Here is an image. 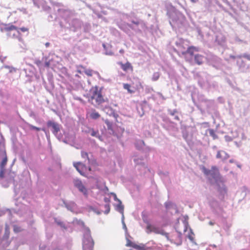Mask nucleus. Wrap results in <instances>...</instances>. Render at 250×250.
Masks as SVG:
<instances>
[{"label": "nucleus", "mask_w": 250, "mask_h": 250, "mask_svg": "<svg viewBox=\"0 0 250 250\" xmlns=\"http://www.w3.org/2000/svg\"><path fill=\"white\" fill-rule=\"evenodd\" d=\"M166 9L169 23L172 29L175 30L178 29L181 32L186 31L188 24L185 16L171 3L166 5Z\"/></svg>", "instance_id": "1"}, {"label": "nucleus", "mask_w": 250, "mask_h": 250, "mask_svg": "<svg viewBox=\"0 0 250 250\" xmlns=\"http://www.w3.org/2000/svg\"><path fill=\"white\" fill-rule=\"evenodd\" d=\"M46 127L60 141L66 144H70L72 136L67 131H65L62 125L54 120H48L46 122Z\"/></svg>", "instance_id": "2"}, {"label": "nucleus", "mask_w": 250, "mask_h": 250, "mask_svg": "<svg viewBox=\"0 0 250 250\" xmlns=\"http://www.w3.org/2000/svg\"><path fill=\"white\" fill-rule=\"evenodd\" d=\"M57 12L58 16L63 18L65 21L64 24L62 21L60 22V26L62 27H64L74 32L78 31L81 29L83 22L78 19H69L70 12L68 10L58 8Z\"/></svg>", "instance_id": "3"}, {"label": "nucleus", "mask_w": 250, "mask_h": 250, "mask_svg": "<svg viewBox=\"0 0 250 250\" xmlns=\"http://www.w3.org/2000/svg\"><path fill=\"white\" fill-rule=\"evenodd\" d=\"M194 77L198 81L199 86L208 91L216 90L219 88L218 82L213 80V77L205 72H197Z\"/></svg>", "instance_id": "4"}, {"label": "nucleus", "mask_w": 250, "mask_h": 250, "mask_svg": "<svg viewBox=\"0 0 250 250\" xmlns=\"http://www.w3.org/2000/svg\"><path fill=\"white\" fill-rule=\"evenodd\" d=\"M189 42L187 40L182 38H177L175 41V44L177 48H173V51L177 53L179 55L181 54L183 55L189 54L193 56L194 52H198L199 48L198 47L189 46Z\"/></svg>", "instance_id": "5"}, {"label": "nucleus", "mask_w": 250, "mask_h": 250, "mask_svg": "<svg viewBox=\"0 0 250 250\" xmlns=\"http://www.w3.org/2000/svg\"><path fill=\"white\" fill-rule=\"evenodd\" d=\"M104 101H102L99 104H94V106L98 109H99L104 112L106 115L110 117H113L117 119L119 115L117 111L113 108L112 106H118L117 104L109 103V99L103 95Z\"/></svg>", "instance_id": "6"}, {"label": "nucleus", "mask_w": 250, "mask_h": 250, "mask_svg": "<svg viewBox=\"0 0 250 250\" xmlns=\"http://www.w3.org/2000/svg\"><path fill=\"white\" fill-rule=\"evenodd\" d=\"M103 87H99L97 85L92 86L89 93L85 94L83 96L87 99L89 103L94 104H100L104 101L102 90Z\"/></svg>", "instance_id": "7"}, {"label": "nucleus", "mask_w": 250, "mask_h": 250, "mask_svg": "<svg viewBox=\"0 0 250 250\" xmlns=\"http://www.w3.org/2000/svg\"><path fill=\"white\" fill-rule=\"evenodd\" d=\"M128 22L127 25L136 32H140L145 27L143 20L136 16L134 14H130L126 16Z\"/></svg>", "instance_id": "8"}, {"label": "nucleus", "mask_w": 250, "mask_h": 250, "mask_svg": "<svg viewBox=\"0 0 250 250\" xmlns=\"http://www.w3.org/2000/svg\"><path fill=\"white\" fill-rule=\"evenodd\" d=\"M163 122L161 125L163 128L167 130L170 135H174L178 131L177 124L171 121L168 117H163Z\"/></svg>", "instance_id": "9"}, {"label": "nucleus", "mask_w": 250, "mask_h": 250, "mask_svg": "<svg viewBox=\"0 0 250 250\" xmlns=\"http://www.w3.org/2000/svg\"><path fill=\"white\" fill-rule=\"evenodd\" d=\"M208 204L212 212L214 214L218 217H221L222 219L227 218V217L224 216V211L217 200L213 198L209 199Z\"/></svg>", "instance_id": "10"}, {"label": "nucleus", "mask_w": 250, "mask_h": 250, "mask_svg": "<svg viewBox=\"0 0 250 250\" xmlns=\"http://www.w3.org/2000/svg\"><path fill=\"white\" fill-rule=\"evenodd\" d=\"M208 62L209 65L217 70H221L223 67L222 60L217 56L210 54L208 57Z\"/></svg>", "instance_id": "11"}, {"label": "nucleus", "mask_w": 250, "mask_h": 250, "mask_svg": "<svg viewBox=\"0 0 250 250\" xmlns=\"http://www.w3.org/2000/svg\"><path fill=\"white\" fill-rule=\"evenodd\" d=\"M207 112L212 116L217 117L219 115L218 106L214 100L210 99L205 104Z\"/></svg>", "instance_id": "12"}, {"label": "nucleus", "mask_w": 250, "mask_h": 250, "mask_svg": "<svg viewBox=\"0 0 250 250\" xmlns=\"http://www.w3.org/2000/svg\"><path fill=\"white\" fill-rule=\"evenodd\" d=\"M165 211L167 214L172 215L179 213L177 205L170 200H167L164 203Z\"/></svg>", "instance_id": "13"}, {"label": "nucleus", "mask_w": 250, "mask_h": 250, "mask_svg": "<svg viewBox=\"0 0 250 250\" xmlns=\"http://www.w3.org/2000/svg\"><path fill=\"white\" fill-rule=\"evenodd\" d=\"M134 146L136 149L146 154V156L152 150V148L146 146L145 142L140 139L136 140L134 143Z\"/></svg>", "instance_id": "14"}, {"label": "nucleus", "mask_w": 250, "mask_h": 250, "mask_svg": "<svg viewBox=\"0 0 250 250\" xmlns=\"http://www.w3.org/2000/svg\"><path fill=\"white\" fill-rule=\"evenodd\" d=\"M47 83L42 78V84L48 92L52 93L55 87L53 75L51 73H48L47 74Z\"/></svg>", "instance_id": "15"}, {"label": "nucleus", "mask_w": 250, "mask_h": 250, "mask_svg": "<svg viewBox=\"0 0 250 250\" xmlns=\"http://www.w3.org/2000/svg\"><path fill=\"white\" fill-rule=\"evenodd\" d=\"M215 185L218 193L219 198L220 200H223L227 194V188L222 180L215 183Z\"/></svg>", "instance_id": "16"}, {"label": "nucleus", "mask_w": 250, "mask_h": 250, "mask_svg": "<svg viewBox=\"0 0 250 250\" xmlns=\"http://www.w3.org/2000/svg\"><path fill=\"white\" fill-rule=\"evenodd\" d=\"M148 155L143 156L139 154L137 152L134 153L133 156V160L136 166H140L142 167L146 168V158Z\"/></svg>", "instance_id": "17"}, {"label": "nucleus", "mask_w": 250, "mask_h": 250, "mask_svg": "<svg viewBox=\"0 0 250 250\" xmlns=\"http://www.w3.org/2000/svg\"><path fill=\"white\" fill-rule=\"evenodd\" d=\"M35 68L32 66L24 68L21 73H24L26 78V82H31L35 76Z\"/></svg>", "instance_id": "18"}, {"label": "nucleus", "mask_w": 250, "mask_h": 250, "mask_svg": "<svg viewBox=\"0 0 250 250\" xmlns=\"http://www.w3.org/2000/svg\"><path fill=\"white\" fill-rule=\"evenodd\" d=\"M62 202L64 206L68 210L70 211L73 213H77L78 210V206L74 202L63 200Z\"/></svg>", "instance_id": "19"}, {"label": "nucleus", "mask_w": 250, "mask_h": 250, "mask_svg": "<svg viewBox=\"0 0 250 250\" xmlns=\"http://www.w3.org/2000/svg\"><path fill=\"white\" fill-rule=\"evenodd\" d=\"M17 29V27L15 25L10 24H4L3 26L0 27V31L1 32H7V36L8 37H11L14 30Z\"/></svg>", "instance_id": "20"}, {"label": "nucleus", "mask_w": 250, "mask_h": 250, "mask_svg": "<svg viewBox=\"0 0 250 250\" xmlns=\"http://www.w3.org/2000/svg\"><path fill=\"white\" fill-rule=\"evenodd\" d=\"M19 210H17L14 208L12 209H8V208H0V217L3 216L5 215H6L7 217L9 219H10L12 217H14L13 215V213L19 214Z\"/></svg>", "instance_id": "21"}, {"label": "nucleus", "mask_w": 250, "mask_h": 250, "mask_svg": "<svg viewBox=\"0 0 250 250\" xmlns=\"http://www.w3.org/2000/svg\"><path fill=\"white\" fill-rule=\"evenodd\" d=\"M74 185L75 187L77 188L79 191L82 192L84 196L88 195L87 188L83 185L81 180L79 179L74 180Z\"/></svg>", "instance_id": "22"}, {"label": "nucleus", "mask_w": 250, "mask_h": 250, "mask_svg": "<svg viewBox=\"0 0 250 250\" xmlns=\"http://www.w3.org/2000/svg\"><path fill=\"white\" fill-rule=\"evenodd\" d=\"M0 158H2V161L0 164V168H5V166L8 161V158L5 150V146L0 149Z\"/></svg>", "instance_id": "23"}, {"label": "nucleus", "mask_w": 250, "mask_h": 250, "mask_svg": "<svg viewBox=\"0 0 250 250\" xmlns=\"http://www.w3.org/2000/svg\"><path fill=\"white\" fill-rule=\"evenodd\" d=\"M188 225L187 220H182L181 222L178 220L175 228L178 231H183L185 232L188 229Z\"/></svg>", "instance_id": "24"}, {"label": "nucleus", "mask_w": 250, "mask_h": 250, "mask_svg": "<svg viewBox=\"0 0 250 250\" xmlns=\"http://www.w3.org/2000/svg\"><path fill=\"white\" fill-rule=\"evenodd\" d=\"M215 43L223 49H225L227 47L226 38L222 35L216 36Z\"/></svg>", "instance_id": "25"}, {"label": "nucleus", "mask_w": 250, "mask_h": 250, "mask_svg": "<svg viewBox=\"0 0 250 250\" xmlns=\"http://www.w3.org/2000/svg\"><path fill=\"white\" fill-rule=\"evenodd\" d=\"M210 175L214 180L215 183L222 180L220 173L215 166L212 167L211 172L210 173Z\"/></svg>", "instance_id": "26"}, {"label": "nucleus", "mask_w": 250, "mask_h": 250, "mask_svg": "<svg viewBox=\"0 0 250 250\" xmlns=\"http://www.w3.org/2000/svg\"><path fill=\"white\" fill-rule=\"evenodd\" d=\"M167 111L168 114L173 117V120L180 121L181 123H182L180 118V116H181V112H180L178 109H168Z\"/></svg>", "instance_id": "27"}, {"label": "nucleus", "mask_w": 250, "mask_h": 250, "mask_svg": "<svg viewBox=\"0 0 250 250\" xmlns=\"http://www.w3.org/2000/svg\"><path fill=\"white\" fill-rule=\"evenodd\" d=\"M54 54H49L48 55L43 57V61H44V67H49L53 64L54 60Z\"/></svg>", "instance_id": "28"}, {"label": "nucleus", "mask_w": 250, "mask_h": 250, "mask_svg": "<svg viewBox=\"0 0 250 250\" xmlns=\"http://www.w3.org/2000/svg\"><path fill=\"white\" fill-rule=\"evenodd\" d=\"M73 166L81 175L85 176V173L84 172L85 166L81 162H74Z\"/></svg>", "instance_id": "29"}, {"label": "nucleus", "mask_w": 250, "mask_h": 250, "mask_svg": "<svg viewBox=\"0 0 250 250\" xmlns=\"http://www.w3.org/2000/svg\"><path fill=\"white\" fill-rule=\"evenodd\" d=\"M94 242L91 239L84 240L83 243V250H93Z\"/></svg>", "instance_id": "30"}, {"label": "nucleus", "mask_w": 250, "mask_h": 250, "mask_svg": "<svg viewBox=\"0 0 250 250\" xmlns=\"http://www.w3.org/2000/svg\"><path fill=\"white\" fill-rule=\"evenodd\" d=\"M236 65L238 67L239 71L240 72H246L247 68L246 67V64L245 62L241 59H239L236 61Z\"/></svg>", "instance_id": "31"}, {"label": "nucleus", "mask_w": 250, "mask_h": 250, "mask_svg": "<svg viewBox=\"0 0 250 250\" xmlns=\"http://www.w3.org/2000/svg\"><path fill=\"white\" fill-rule=\"evenodd\" d=\"M0 100L3 103H5L9 98V94L5 90L0 89Z\"/></svg>", "instance_id": "32"}, {"label": "nucleus", "mask_w": 250, "mask_h": 250, "mask_svg": "<svg viewBox=\"0 0 250 250\" xmlns=\"http://www.w3.org/2000/svg\"><path fill=\"white\" fill-rule=\"evenodd\" d=\"M119 64H120L121 68L125 71H127L129 70H133V66L128 62H127L125 63H123L122 62H119Z\"/></svg>", "instance_id": "33"}, {"label": "nucleus", "mask_w": 250, "mask_h": 250, "mask_svg": "<svg viewBox=\"0 0 250 250\" xmlns=\"http://www.w3.org/2000/svg\"><path fill=\"white\" fill-rule=\"evenodd\" d=\"M101 117L100 114L95 109L92 108L89 112V117L92 120H97Z\"/></svg>", "instance_id": "34"}, {"label": "nucleus", "mask_w": 250, "mask_h": 250, "mask_svg": "<svg viewBox=\"0 0 250 250\" xmlns=\"http://www.w3.org/2000/svg\"><path fill=\"white\" fill-rule=\"evenodd\" d=\"M124 206L123 205H122V201H119L118 203L115 206V209L119 213L122 214V219H124Z\"/></svg>", "instance_id": "35"}, {"label": "nucleus", "mask_w": 250, "mask_h": 250, "mask_svg": "<svg viewBox=\"0 0 250 250\" xmlns=\"http://www.w3.org/2000/svg\"><path fill=\"white\" fill-rule=\"evenodd\" d=\"M203 60H204L203 56L198 54H195L194 55V62L196 64H197L198 65H200V64H202V63L203 62Z\"/></svg>", "instance_id": "36"}, {"label": "nucleus", "mask_w": 250, "mask_h": 250, "mask_svg": "<svg viewBox=\"0 0 250 250\" xmlns=\"http://www.w3.org/2000/svg\"><path fill=\"white\" fill-rule=\"evenodd\" d=\"M197 99L199 103H204L205 104L208 102L209 99H208L204 95L198 93Z\"/></svg>", "instance_id": "37"}, {"label": "nucleus", "mask_w": 250, "mask_h": 250, "mask_svg": "<svg viewBox=\"0 0 250 250\" xmlns=\"http://www.w3.org/2000/svg\"><path fill=\"white\" fill-rule=\"evenodd\" d=\"M84 72L86 75H87L88 76H92L93 74H95L98 75L99 78H100V75L99 73L97 71H94L93 70H91L90 69H86L85 68L84 70Z\"/></svg>", "instance_id": "38"}, {"label": "nucleus", "mask_w": 250, "mask_h": 250, "mask_svg": "<svg viewBox=\"0 0 250 250\" xmlns=\"http://www.w3.org/2000/svg\"><path fill=\"white\" fill-rule=\"evenodd\" d=\"M191 99H192V101L194 104L197 107V108L202 112H204V110L202 109V108L201 107V105L198 104L197 102L195 100V99L194 97V93L193 92H191Z\"/></svg>", "instance_id": "39"}, {"label": "nucleus", "mask_w": 250, "mask_h": 250, "mask_svg": "<svg viewBox=\"0 0 250 250\" xmlns=\"http://www.w3.org/2000/svg\"><path fill=\"white\" fill-rule=\"evenodd\" d=\"M146 232L147 233H150L151 232L158 233V229L154 226H152L150 224H148L146 227Z\"/></svg>", "instance_id": "40"}, {"label": "nucleus", "mask_w": 250, "mask_h": 250, "mask_svg": "<svg viewBox=\"0 0 250 250\" xmlns=\"http://www.w3.org/2000/svg\"><path fill=\"white\" fill-rule=\"evenodd\" d=\"M120 28L126 34H129V33L130 32L129 29V27H128V26L127 25V22L122 24L120 26Z\"/></svg>", "instance_id": "41"}, {"label": "nucleus", "mask_w": 250, "mask_h": 250, "mask_svg": "<svg viewBox=\"0 0 250 250\" xmlns=\"http://www.w3.org/2000/svg\"><path fill=\"white\" fill-rule=\"evenodd\" d=\"M35 63L39 67L40 69H42L44 67V61H43V58L42 60H35Z\"/></svg>", "instance_id": "42"}, {"label": "nucleus", "mask_w": 250, "mask_h": 250, "mask_svg": "<svg viewBox=\"0 0 250 250\" xmlns=\"http://www.w3.org/2000/svg\"><path fill=\"white\" fill-rule=\"evenodd\" d=\"M4 67L5 68L8 69L9 72L11 73H16L18 71V69L17 68L14 67L12 66L5 65Z\"/></svg>", "instance_id": "43"}, {"label": "nucleus", "mask_w": 250, "mask_h": 250, "mask_svg": "<svg viewBox=\"0 0 250 250\" xmlns=\"http://www.w3.org/2000/svg\"><path fill=\"white\" fill-rule=\"evenodd\" d=\"M104 123L107 126V129L108 130H111L112 131H113V123L112 122L109 121L108 120L106 119L104 121Z\"/></svg>", "instance_id": "44"}, {"label": "nucleus", "mask_w": 250, "mask_h": 250, "mask_svg": "<svg viewBox=\"0 0 250 250\" xmlns=\"http://www.w3.org/2000/svg\"><path fill=\"white\" fill-rule=\"evenodd\" d=\"M209 135L215 140L218 138V136L216 134L215 131L213 129L209 128L208 129Z\"/></svg>", "instance_id": "45"}, {"label": "nucleus", "mask_w": 250, "mask_h": 250, "mask_svg": "<svg viewBox=\"0 0 250 250\" xmlns=\"http://www.w3.org/2000/svg\"><path fill=\"white\" fill-rule=\"evenodd\" d=\"M83 25L84 32L86 33L89 32L91 29L90 24L88 23H85L83 24Z\"/></svg>", "instance_id": "46"}, {"label": "nucleus", "mask_w": 250, "mask_h": 250, "mask_svg": "<svg viewBox=\"0 0 250 250\" xmlns=\"http://www.w3.org/2000/svg\"><path fill=\"white\" fill-rule=\"evenodd\" d=\"M103 46L104 47V50L105 51V54L108 55H112L113 53L110 50H108L107 48L109 47V46H106L104 43H103Z\"/></svg>", "instance_id": "47"}, {"label": "nucleus", "mask_w": 250, "mask_h": 250, "mask_svg": "<svg viewBox=\"0 0 250 250\" xmlns=\"http://www.w3.org/2000/svg\"><path fill=\"white\" fill-rule=\"evenodd\" d=\"M160 76V74L159 72H154L153 74V75H152V77L151 78V80L153 82L157 81L159 79Z\"/></svg>", "instance_id": "48"}, {"label": "nucleus", "mask_w": 250, "mask_h": 250, "mask_svg": "<svg viewBox=\"0 0 250 250\" xmlns=\"http://www.w3.org/2000/svg\"><path fill=\"white\" fill-rule=\"evenodd\" d=\"M58 16L56 14H51L48 16V21H53L56 20Z\"/></svg>", "instance_id": "49"}, {"label": "nucleus", "mask_w": 250, "mask_h": 250, "mask_svg": "<svg viewBox=\"0 0 250 250\" xmlns=\"http://www.w3.org/2000/svg\"><path fill=\"white\" fill-rule=\"evenodd\" d=\"M238 57H240V59L242 58H244L248 61H250V54L245 53L243 54H239V56Z\"/></svg>", "instance_id": "50"}, {"label": "nucleus", "mask_w": 250, "mask_h": 250, "mask_svg": "<svg viewBox=\"0 0 250 250\" xmlns=\"http://www.w3.org/2000/svg\"><path fill=\"white\" fill-rule=\"evenodd\" d=\"M150 212L146 210L142 212V219H147L149 216Z\"/></svg>", "instance_id": "51"}, {"label": "nucleus", "mask_w": 250, "mask_h": 250, "mask_svg": "<svg viewBox=\"0 0 250 250\" xmlns=\"http://www.w3.org/2000/svg\"><path fill=\"white\" fill-rule=\"evenodd\" d=\"M154 90L153 88L152 87H151L150 86H148V85H146V86L145 87V92L146 93H150L152 92H154Z\"/></svg>", "instance_id": "52"}, {"label": "nucleus", "mask_w": 250, "mask_h": 250, "mask_svg": "<svg viewBox=\"0 0 250 250\" xmlns=\"http://www.w3.org/2000/svg\"><path fill=\"white\" fill-rule=\"evenodd\" d=\"M222 153H223L222 159V160L223 161H225V160H227L229 157V154H228L225 151H224V150L222 151Z\"/></svg>", "instance_id": "53"}, {"label": "nucleus", "mask_w": 250, "mask_h": 250, "mask_svg": "<svg viewBox=\"0 0 250 250\" xmlns=\"http://www.w3.org/2000/svg\"><path fill=\"white\" fill-rule=\"evenodd\" d=\"M19 35H20V32L19 30H17V29L14 30L11 38H16L18 36H19Z\"/></svg>", "instance_id": "54"}, {"label": "nucleus", "mask_w": 250, "mask_h": 250, "mask_svg": "<svg viewBox=\"0 0 250 250\" xmlns=\"http://www.w3.org/2000/svg\"><path fill=\"white\" fill-rule=\"evenodd\" d=\"M81 156L83 159H87L88 160H89V158L88 157V154L87 152L82 151H81Z\"/></svg>", "instance_id": "55"}, {"label": "nucleus", "mask_w": 250, "mask_h": 250, "mask_svg": "<svg viewBox=\"0 0 250 250\" xmlns=\"http://www.w3.org/2000/svg\"><path fill=\"white\" fill-rule=\"evenodd\" d=\"M203 172L206 175L208 176V175H210V174L211 172V169L209 170V169L206 168L205 167H203Z\"/></svg>", "instance_id": "56"}, {"label": "nucleus", "mask_w": 250, "mask_h": 250, "mask_svg": "<svg viewBox=\"0 0 250 250\" xmlns=\"http://www.w3.org/2000/svg\"><path fill=\"white\" fill-rule=\"evenodd\" d=\"M104 208H105V210L104 211V214H108L110 211V206L108 204H106L104 205Z\"/></svg>", "instance_id": "57"}, {"label": "nucleus", "mask_w": 250, "mask_h": 250, "mask_svg": "<svg viewBox=\"0 0 250 250\" xmlns=\"http://www.w3.org/2000/svg\"><path fill=\"white\" fill-rule=\"evenodd\" d=\"M225 80L230 86H231L232 88H233L234 89L235 88V86H234V84L232 83V82L230 81V80L229 79L226 77L225 78Z\"/></svg>", "instance_id": "58"}, {"label": "nucleus", "mask_w": 250, "mask_h": 250, "mask_svg": "<svg viewBox=\"0 0 250 250\" xmlns=\"http://www.w3.org/2000/svg\"><path fill=\"white\" fill-rule=\"evenodd\" d=\"M0 135L1 138V140H0V148H2V147H3L5 146V142H4V139L3 135L1 134H0Z\"/></svg>", "instance_id": "59"}, {"label": "nucleus", "mask_w": 250, "mask_h": 250, "mask_svg": "<svg viewBox=\"0 0 250 250\" xmlns=\"http://www.w3.org/2000/svg\"><path fill=\"white\" fill-rule=\"evenodd\" d=\"M98 133V130H95L94 129L92 128L91 130L90 135L93 137H96Z\"/></svg>", "instance_id": "60"}, {"label": "nucleus", "mask_w": 250, "mask_h": 250, "mask_svg": "<svg viewBox=\"0 0 250 250\" xmlns=\"http://www.w3.org/2000/svg\"><path fill=\"white\" fill-rule=\"evenodd\" d=\"M235 137H232L231 136H229V135H225L224 136L225 140L227 142H231L233 140V138H234Z\"/></svg>", "instance_id": "61"}, {"label": "nucleus", "mask_w": 250, "mask_h": 250, "mask_svg": "<svg viewBox=\"0 0 250 250\" xmlns=\"http://www.w3.org/2000/svg\"><path fill=\"white\" fill-rule=\"evenodd\" d=\"M90 209L97 214H100L102 212V211H100L98 208H96L91 207Z\"/></svg>", "instance_id": "62"}, {"label": "nucleus", "mask_w": 250, "mask_h": 250, "mask_svg": "<svg viewBox=\"0 0 250 250\" xmlns=\"http://www.w3.org/2000/svg\"><path fill=\"white\" fill-rule=\"evenodd\" d=\"M32 1L35 6L37 7L38 8H40L41 0H32Z\"/></svg>", "instance_id": "63"}, {"label": "nucleus", "mask_w": 250, "mask_h": 250, "mask_svg": "<svg viewBox=\"0 0 250 250\" xmlns=\"http://www.w3.org/2000/svg\"><path fill=\"white\" fill-rule=\"evenodd\" d=\"M5 168H0V178H3L5 174Z\"/></svg>", "instance_id": "64"}]
</instances>
